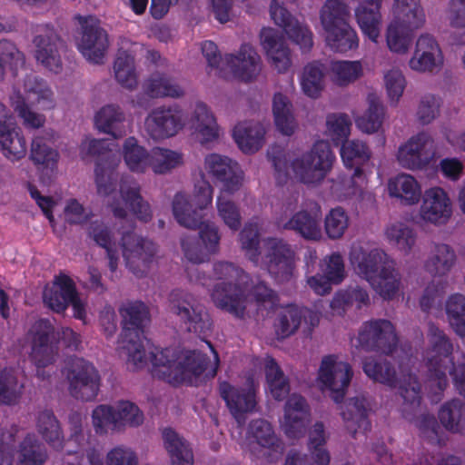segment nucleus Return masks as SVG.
Returning a JSON list of instances; mask_svg holds the SVG:
<instances>
[{"instance_id":"f257e3e1","label":"nucleus","mask_w":465,"mask_h":465,"mask_svg":"<svg viewBox=\"0 0 465 465\" xmlns=\"http://www.w3.org/2000/svg\"><path fill=\"white\" fill-rule=\"evenodd\" d=\"M428 341L425 361L430 389L435 390L434 393L440 400L449 384V371L456 390L465 399V363L455 366L451 341L433 323L429 325Z\"/></svg>"},{"instance_id":"f03ea898","label":"nucleus","mask_w":465,"mask_h":465,"mask_svg":"<svg viewBox=\"0 0 465 465\" xmlns=\"http://www.w3.org/2000/svg\"><path fill=\"white\" fill-rule=\"evenodd\" d=\"M152 375L177 386L183 382L192 383L207 368L209 359L205 354L193 351L179 361V353L173 348H154L150 351Z\"/></svg>"},{"instance_id":"7ed1b4c3","label":"nucleus","mask_w":465,"mask_h":465,"mask_svg":"<svg viewBox=\"0 0 465 465\" xmlns=\"http://www.w3.org/2000/svg\"><path fill=\"white\" fill-rule=\"evenodd\" d=\"M213 276L219 281L211 292L215 306L237 318H242L246 309L249 274L232 262H218L213 264Z\"/></svg>"},{"instance_id":"20e7f679","label":"nucleus","mask_w":465,"mask_h":465,"mask_svg":"<svg viewBox=\"0 0 465 465\" xmlns=\"http://www.w3.org/2000/svg\"><path fill=\"white\" fill-rule=\"evenodd\" d=\"M119 312L123 318L121 349L127 354L134 370L143 369L148 361L143 339L145 328L151 322L149 308L141 301H134L123 305Z\"/></svg>"},{"instance_id":"39448f33","label":"nucleus","mask_w":465,"mask_h":465,"mask_svg":"<svg viewBox=\"0 0 465 465\" xmlns=\"http://www.w3.org/2000/svg\"><path fill=\"white\" fill-rule=\"evenodd\" d=\"M108 139H85L80 145V157L85 160L90 157H100L95 168V184L97 194L104 198H114L115 192V163L114 157H104L112 151Z\"/></svg>"},{"instance_id":"423d86ee","label":"nucleus","mask_w":465,"mask_h":465,"mask_svg":"<svg viewBox=\"0 0 465 465\" xmlns=\"http://www.w3.org/2000/svg\"><path fill=\"white\" fill-rule=\"evenodd\" d=\"M213 187L208 181H198L190 201L183 193H177L173 200V213L179 224L189 229H196L204 223V210L212 204Z\"/></svg>"},{"instance_id":"0eeeda50","label":"nucleus","mask_w":465,"mask_h":465,"mask_svg":"<svg viewBox=\"0 0 465 465\" xmlns=\"http://www.w3.org/2000/svg\"><path fill=\"white\" fill-rule=\"evenodd\" d=\"M169 308L188 332L201 335L210 331L212 321L209 313L188 292L173 290L169 295Z\"/></svg>"},{"instance_id":"6e6552de","label":"nucleus","mask_w":465,"mask_h":465,"mask_svg":"<svg viewBox=\"0 0 465 465\" xmlns=\"http://www.w3.org/2000/svg\"><path fill=\"white\" fill-rule=\"evenodd\" d=\"M334 160L335 155L329 143L320 140L314 143L309 153L295 159L292 166L295 174L303 183H319L331 169Z\"/></svg>"},{"instance_id":"1a4fd4ad","label":"nucleus","mask_w":465,"mask_h":465,"mask_svg":"<svg viewBox=\"0 0 465 465\" xmlns=\"http://www.w3.org/2000/svg\"><path fill=\"white\" fill-rule=\"evenodd\" d=\"M64 374L69 383L70 394L78 400L93 401L98 394L100 376L96 369L83 358H70Z\"/></svg>"},{"instance_id":"9d476101","label":"nucleus","mask_w":465,"mask_h":465,"mask_svg":"<svg viewBox=\"0 0 465 465\" xmlns=\"http://www.w3.org/2000/svg\"><path fill=\"white\" fill-rule=\"evenodd\" d=\"M34 55L37 63L45 68L59 73L62 70L61 50L64 43L48 25L32 26Z\"/></svg>"},{"instance_id":"9b49d317","label":"nucleus","mask_w":465,"mask_h":465,"mask_svg":"<svg viewBox=\"0 0 465 465\" xmlns=\"http://www.w3.org/2000/svg\"><path fill=\"white\" fill-rule=\"evenodd\" d=\"M81 25V37L77 44L81 54L94 64H101L109 47L108 35L95 16L75 15Z\"/></svg>"},{"instance_id":"f8f14e48","label":"nucleus","mask_w":465,"mask_h":465,"mask_svg":"<svg viewBox=\"0 0 465 465\" xmlns=\"http://www.w3.org/2000/svg\"><path fill=\"white\" fill-rule=\"evenodd\" d=\"M352 376V369L349 363L337 361L335 355H327L322 358L318 380L322 389L330 391V397L334 402H342Z\"/></svg>"},{"instance_id":"ddd939ff","label":"nucleus","mask_w":465,"mask_h":465,"mask_svg":"<svg viewBox=\"0 0 465 465\" xmlns=\"http://www.w3.org/2000/svg\"><path fill=\"white\" fill-rule=\"evenodd\" d=\"M121 246L126 267L136 277H143L156 252L155 244L146 238L136 235L133 231H128L122 233Z\"/></svg>"},{"instance_id":"4468645a","label":"nucleus","mask_w":465,"mask_h":465,"mask_svg":"<svg viewBox=\"0 0 465 465\" xmlns=\"http://www.w3.org/2000/svg\"><path fill=\"white\" fill-rule=\"evenodd\" d=\"M358 341L364 350L386 355L392 353L398 344L393 324L384 319L364 322L359 331Z\"/></svg>"},{"instance_id":"2eb2a0df","label":"nucleus","mask_w":465,"mask_h":465,"mask_svg":"<svg viewBox=\"0 0 465 465\" xmlns=\"http://www.w3.org/2000/svg\"><path fill=\"white\" fill-rule=\"evenodd\" d=\"M264 263L270 275L278 282L292 279L295 267V252L282 239L268 238Z\"/></svg>"},{"instance_id":"dca6fc26","label":"nucleus","mask_w":465,"mask_h":465,"mask_svg":"<svg viewBox=\"0 0 465 465\" xmlns=\"http://www.w3.org/2000/svg\"><path fill=\"white\" fill-rule=\"evenodd\" d=\"M396 156L402 167L422 170L435 156L434 141L429 134L420 132L400 145Z\"/></svg>"},{"instance_id":"f3484780","label":"nucleus","mask_w":465,"mask_h":465,"mask_svg":"<svg viewBox=\"0 0 465 465\" xmlns=\"http://www.w3.org/2000/svg\"><path fill=\"white\" fill-rule=\"evenodd\" d=\"M45 304L55 312H64L72 304L74 316L84 320L85 311L79 299L73 281L66 277H59L51 286L45 288L43 292Z\"/></svg>"},{"instance_id":"a211bd4d","label":"nucleus","mask_w":465,"mask_h":465,"mask_svg":"<svg viewBox=\"0 0 465 465\" xmlns=\"http://www.w3.org/2000/svg\"><path fill=\"white\" fill-rule=\"evenodd\" d=\"M198 239L185 235L181 240L184 256L193 263H202L209 261L210 255L216 253L219 249L220 234L216 225L206 223L201 225Z\"/></svg>"},{"instance_id":"6ab92c4d","label":"nucleus","mask_w":465,"mask_h":465,"mask_svg":"<svg viewBox=\"0 0 465 465\" xmlns=\"http://www.w3.org/2000/svg\"><path fill=\"white\" fill-rule=\"evenodd\" d=\"M145 129L153 140L174 136L183 126V112L179 106H158L145 119Z\"/></svg>"},{"instance_id":"aec40b11","label":"nucleus","mask_w":465,"mask_h":465,"mask_svg":"<svg viewBox=\"0 0 465 465\" xmlns=\"http://www.w3.org/2000/svg\"><path fill=\"white\" fill-rule=\"evenodd\" d=\"M31 359L38 368L54 362L56 348L54 342V328L48 320L37 321L30 329Z\"/></svg>"},{"instance_id":"412c9836","label":"nucleus","mask_w":465,"mask_h":465,"mask_svg":"<svg viewBox=\"0 0 465 465\" xmlns=\"http://www.w3.org/2000/svg\"><path fill=\"white\" fill-rule=\"evenodd\" d=\"M206 170L223 183L222 193L232 194L242 186L243 173L237 162L227 156L211 153L204 160Z\"/></svg>"},{"instance_id":"4be33fe9","label":"nucleus","mask_w":465,"mask_h":465,"mask_svg":"<svg viewBox=\"0 0 465 465\" xmlns=\"http://www.w3.org/2000/svg\"><path fill=\"white\" fill-rule=\"evenodd\" d=\"M270 15L275 25L282 27L288 37L302 50L309 51L313 45L310 29L299 23L277 0H272Z\"/></svg>"},{"instance_id":"5701e85b","label":"nucleus","mask_w":465,"mask_h":465,"mask_svg":"<svg viewBox=\"0 0 465 465\" xmlns=\"http://www.w3.org/2000/svg\"><path fill=\"white\" fill-rule=\"evenodd\" d=\"M341 157L345 167L352 170V186L361 187L367 181L365 167L371 159V151L367 144L359 140H346L341 143Z\"/></svg>"},{"instance_id":"b1692460","label":"nucleus","mask_w":465,"mask_h":465,"mask_svg":"<svg viewBox=\"0 0 465 465\" xmlns=\"http://www.w3.org/2000/svg\"><path fill=\"white\" fill-rule=\"evenodd\" d=\"M443 61V54L437 40L429 34H423L416 42L414 54L409 65L418 72L432 73L442 67Z\"/></svg>"},{"instance_id":"393cba45","label":"nucleus","mask_w":465,"mask_h":465,"mask_svg":"<svg viewBox=\"0 0 465 465\" xmlns=\"http://www.w3.org/2000/svg\"><path fill=\"white\" fill-rule=\"evenodd\" d=\"M350 261L357 273L369 283L375 282L385 266H391L387 254L380 249L366 252L362 247H352Z\"/></svg>"},{"instance_id":"a878e982","label":"nucleus","mask_w":465,"mask_h":465,"mask_svg":"<svg viewBox=\"0 0 465 465\" xmlns=\"http://www.w3.org/2000/svg\"><path fill=\"white\" fill-rule=\"evenodd\" d=\"M451 214L450 199L442 188L432 187L425 191L420 206V215L424 221L434 224H444Z\"/></svg>"},{"instance_id":"bb28decb","label":"nucleus","mask_w":465,"mask_h":465,"mask_svg":"<svg viewBox=\"0 0 465 465\" xmlns=\"http://www.w3.org/2000/svg\"><path fill=\"white\" fill-rule=\"evenodd\" d=\"M224 60L233 76L244 82L252 81L261 71V58L249 44H242L238 54H226Z\"/></svg>"},{"instance_id":"cd10ccee","label":"nucleus","mask_w":465,"mask_h":465,"mask_svg":"<svg viewBox=\"0 0 465 465\" xmlns=\"http://www.w3.org/2000/svg\"><path fill=\"white\" fill-rule=\"evenodd\" d=\"M322 210L318 203L308 210L295 213L288 221L282 224V229L293 231L308 241H319L322 238Z\"/></svg>"},{"instance_id":"c85d7f7f","label":"nucleus","mask_w":465,"mask_h":465,"mask_svg":"<svg viewBox=\"0 0 465 465\" xmlns=\"http://www.w3.org/2000/svg\"><path fill=\"white\" fill-rule=\"evenodd\" d=\"M310 416V409L306 400L298 394H292L284 406V421L282 424L285 435L290 439H299L306 430V421Z\"/></svg>"},{"instance_id":"c756f323","label":"nucleus","mask_w":465,"mask_h":465,"mask_svg":"<svg viewBox=\"0 0 465 465\" xmlns=\"http://www.w3.org/2000/svg\"><path fill=\"white\" fill-rule=\"evenodd\" d=\"M219 391L230 412L236 420L255 409L256 395L252 388L234 387L228 381H223L219 385Z\"/></svg>"},{"instance_id":"7c9ffc66","label":"nucleus","mask_w":465,"mask_h":465,"mask_svg":"<svg viewBox=\"0 0 465 465\" xmlns=\"http://www.w3.org/2000/svg\"><path fill=\"white\" fill-rule=\"evenodd\" d=\"M341 414L348 432L352 438L358 432H366L371 430V424L368 416V403L363 397H353L341 407Z\"/></svg>"},{"instance_id":"2f4dec72","label":"nucleus","mask_w":465,"mask_h":465,"mask_svg":"<svg viewBox=\"0 0 465 465\" xmlns=\"http://www.w3.org/2000/svg\"><path fill=\"white\" fill-rule=\"evenodd\" d=\"M263 49L271 59L272 65L279 73L286 72L291 66V51L283 37L272 28H264L261 32Z\"/></svg>"},{"instance_id":"473e14b6","label":"nucleus","mask_w":465,"mask_h":465,"mask_svg":"<svg viewBox=\"0 0 465 465\" xmlns=\"http://www.w3.org/2000/svg\"><path fill=\"white\" fill-rule=\"evenodd\" d=\"M118 187V193L130 213L143 223L150 221L152 218L151 207L143 199L139 184L132 178L122 177Z\"/></svg>"},{"instance_id":"72a5a7b5","label":"nucleus","mask_w":465,"mask_h":465,"mask_svg":"<svg viewBox=\"0 0 465 465\" xmlns=\"http://www.w3.org/2000/svg\"><path fill=\"white\" fill-rule=\"evenodd\" d=\"M265 130L259 123H239L232 130V137L239 148L245 153H253L262 148Z\"/></svg>"},{"instance_id":"f704fd0d","label":"nucleus","mask_w":465,"mask_h":465,"mask_svg":"<svg viewBox=\"0 0 465 465\" xmlns=\"http://www.w3.org/2000/svg\"><path fill=\"white\" fill-rule=\"evenodd\" d=\"M381 6V0H365L355 11L363 35L375 43L380 35Z\"/></svg>"},{"instance_id":"c9c22d12","label":"nucleus","mask_w":465,"mask_h":465,"mask_svg":"<svg viewBox=\"0 0 465 465\" xmlns=\"http://www.w3.org/2000/svg\"><path fill=\"white\" fill-rule=\"evenodd\" d=\"M392 23L417 30L425 23V14L419 0H393Z\"/></svg>"},{"instance_id":"e433bc0d","label":"nucleus","mask_w":465,"mask_h":465,"mask_svg":"<svg viewBox=\"0 0 465 465\" xmlns=\"http://www.w3.org/2000/svg\"><path fill=\"white\" fill-rule=\"evenodd\" d=\"M457 260L455 251L446 243H434L425 262L428 272L433 276L447 275Z\"/></svg>"},{"instance_id":"4c0bfd02","label":"nucleus","mask_w":465,"mask_h":465,"mask_svg":"<svg viewBox=\"0 0 465 465\" xmlns=\"http://www.w3.org/2000/svg\"><path fill=\"white\" fill-rule=\"evenodd\" d=\"M248 435L258 445L274 452L277 456L283 453L284 445L276 436L272 426L263 419L252 420L248 426Z\"/></svg>"},{"instance_id":"58836bf2","label":"nucleus","mask_w":465,"mask_h":465,"mask_svg":"<svg viewBox=\"0 0 465 465\" xmlns=\"http://www.w3.org/2000/svg\"><path fill=\"white\" fill-rule=\"evenodd\" d=\"M192 121L201 143L213 142L218 138L216 120L204 103H196Z\"/></svg>"},{"instance_id":"ea45409f","label":"nucleus","mask_w":465,"mask_h":465,"mask_svg":"<svg viewBox=\"0 0 465 465\" xmlns=\"http://www.w3.org/2000/svg\"><path fill=\"white\" fill-rule=\"evenodd\" d=\"M163 439L173 465H193V450L184 439L171 428L163 430Z\"/></svg>"},{"instance_id":"a19ab883","label":"nucleus","mask_w":465,"mask_h":465,"mask_svg":"<svg viewBox=\"0 0 465 465\" xmlns=\"http://www.w3.org/2000/svg\"><path fill=\"white\" fill-rule=\"evenodd\" d=\"M0 149L3 154L11 161L22 159L26 153V143L20 129L13 123L5 125L0 130Z\"/></svg>"},{"instance_id":"79ce46f5","label":"nucleus","mask_w":465,"mask_h":465,"mask_svg":"<svg viewBox=\"0 0 465 465\" xmlns=\"http://www.w3.org/2000/svg\"><path fill=\"white\" fill-rule=\"evenodd\" d=\"M326 44L336 53L345 54L356 50L359 46V37L350 24L326 30Z\"/></svg>"},{"instance_id":"37998d69","label":"nucleus","mask_w":465,"mask_h":465,"mask_svg":"<svg viewBox=\"0 0 465 465\" xmlns=\"http://www.w3.org/2000/svg\"><path fill=\"white\" fill-rule=\"evenodd\" d=\"M388 190L391 196L400 198L406 204L417 203L421 195L418 182L410 174H399L390 179Z\"/></svg>"},{"instance_id":"c03bdc74","label":"nucleus","mask_w":465,"mask_h":465,"mask_svg":"<svg viewBox=\"0 0 465 465\" xmlns=\"http://www.w3.org/2000/svg\"><path fill=\"white\" fill-rule=\"evenodd\" d=\"M24 92L25 95H22L25 99V103L38 104L43 110L54 106L53 92L44 81L35 75H26L24 80Z\"/></svg>"},{"instance_id":"a18cd8bd","label":"nucleus","mask_w":465,"mask_h":465,"mask_svg":"<svg viewBox=\"0 0 465 465\" xmlns=\"http://www.w3.org/2000/svg\"><path fill=\"white\" fill-rule=\"evenodd\" d=\"M363 371L371 380L396 387L398 384L397 373L394 366L381 357H366L362 362Z\"/></svg>"},{"instance_id":"49530a36","label":"nucleus","mask_w":465,"mask_h":465,"mask_svg":"<svg viewBox=\"0 0 465 465\" xmlns=\"http://www.w3.org/2000/svg\"><path fill=\"white\" fill-rule=\"evenodd\" d=\"M48 458L45 445L35 434H27L19 443L18 465H44Z\"/></svg>"},{"instance_id":"de8ad7c7","label":"nucleus","mask_w":465,"mask_h":465,"mask_svg":"<svg viewBox=\"0 0 465 465\" xmlns=\"http://www.w3.org/2000/svg\"><path fill=\"white\" fill-rule=\"evenodd\" d=\"M272 112L277 130L284 135H292L296 128L292 104L282 93H276L273 96Z\"/></svg>"},{"instance_id":"09e8293b","label":"nucleus","mask_w":465,"mask_h":465,"mask_svg":"<svg viewBox=\"0 0 465 465\" xmlns=\"http://www.w3.org/2000/svg\"><path fill=\"white\" fill-rule=\"evenodd\" d=\"M370 303L368 292L359 286L349 287L345 290L339 291L333 296L331 302V308L342 314L348 308L355 305L358 309Z\"/></svg>"},{"instance_id":"8fccbe9b","label":"nucleus","mask_w":465,"mask_h":465,"mask_svg":"<svg viewBox=\"0 0 465 465\" xmlns=\"http://www.w3.org/2000/svg\"><path fill=\"white\" fill-rule=\"evenodd\" d=\"M265 378L267 388L274 400L280 401L289 395L291 390L289 379L273 358L266 362Z\"/></svg>"},{"instance_id":"3c124183","label":"nucleus","mask_w":465,"mask_h":465,"mask_svg":"<svg viewBox=\"0 0 465 465\" xmlns=\"http://www.w3.org/2000/svg\"><path fill=\"white\" fill-rule=\"evenodd\" d=\"M36 428L49 445L56 450L63 449L64 435L59 421L51 411H44L39 413Z\"/></svg>"},{"instance_id":"603ef678","label":"nucleus","mask_w":465,"mask_h":465,"mask_svg":"<svg viewBox=\"0 0 465 465\" xmlns=\"http://www.w3.org/2000/svg\"><path fill=\"white\" fill-rule=\"evenodd\" d=\"M350 8L341 0H327L321 10V22L323 29L329 30L349 24Z\"/></svg>"},{"instance_id":"864d4df0","label":"nucleus","mask_w":465,"mask_h":465,"mask_svg":"<svg viewBox=\"0 0 465 465\" xmlns=\"http://www.w3.org/2000/svg\"><path fill=\"white\" fill-rule=\"evenodd\" d=\"M124 159L127 167L134 173H144L151 163L148 151L138 144L134 137H129L124 143Z\"/></svg>"},{"instance_id":"5fc2aeb1","label":"nucleus","mask_w":465,"mask_h":465,"mask_svg":"<svg viewBox=\"0 0 465 465\" xmlns=\"http://www.w3.org/2000/svg\"><path fill=\"white\" fill-rule=\"evenodd\" d=\"M368 110L356 119V124L360 130L367 134L376 133L382 124L385 108L380 99L374 95L368 96Z\"/></svg>"},{"instance_id":"6e6d98bb","label":"nucleus","mask_w":465,"mask_h":465,"mask_svg":"<svg viewBox=\"0 0 465 465\" xmlns=\"http://www.w3.org/2000/svg\"><path fill=\"white\" fill-rule=\"evenodd\" d=\"M145 94L152 98L172 97L183 95V90L163 74H153L144 84Z\"/></svg>"},{"instance_id":"4d7b16f0","label":"nucleus","mask_w":465,"mask_h":465,"mask_svg":"<svg viewBox=\"0 0 465 465\" xmlns=\"http://www.w3.org/2000/svg\"><path fill=\"white\" fill-rule=\"evenodd\" d=\"M414 30L391 22L386 34L389 49L393 53L405 54L411 46Z\"/></svg>"},{"instance_id":"13d9d810","label":"nucleus","mask_w":465,"mask_h":465,"mask_svg":"<svg viewBox=\"0 0 465 465\" xmlns=\"http://www.w3.org/2000/svg\"><path fill=\"white\" fill-rule=\"evenodd\" d=\"M304 317L302 309L295 305H288L278 315L276 332L282 338H287L293 334L300 327Z\"/></svg>"},{"instance_id":"bf43d9fd","label":"nucleus","mask_w":465,"mask_h":465,"mask_svg":"<svg viewBox=\"0 0 465 465\" xmlns=\"http://www.w3.org/2000/svg\"><path fill=\"white\" fill-rule=\"evenodd\" d=\"M322 64L312 62L304 67L302 88L306 95L317 98L323 89V71Z\"/></svg>"},{"instance_id":"052dcab7","label":"nucleus","mask_w":465,"mask_h":465,"mask_svg":"<svg viewBox=\"0 0 465 465\" xmlns=\"http://www.w3.org/2000/svg\"><path fill=\"white\" fill-rule=\"evenodd\" d=\"M446 313L450 326L460 337L465 336V296L452 294L446 303Z\"/></svg>"},{"instance_id":"680f3d73","label":"nucleus","mask_w":465,"mask_h":465,"mask_svg":"<svg viewBox=\"0 0 465 465\" xmlns=\"http://www.w3.org/2000/svg\"><path fill=\"white\" fill-rule=\"evenodd\" d=\"M24 385L18 381L14 371L4 370L0 371V403L15 404L21 395Z\"/></svg>"},{"instance_id":"e2e57ef3","label":"nucleus","mask_w":465,"mask_h":465,"mask_svg":"<svg viewBox=\"0 0 465 465\" xmlns=\"http://www.w3.org/2000/svg\"><path fill=\"white\" fill-rule=\"evenodd\" d=\"M183 163V154L170 149L157 148L151 155L149 167L158 174H163Z\"/></svg>"},{"instance_id":"0e129e2a","label":"nucleus","mask_w":465,"mask_h":465,"mask_svg":"<svg viewBox=\"0 0 465 465\" xmlns=\"http://www.w3.org/2000/svg\"><path fill=\"white\" fill-rule=\"evenodd\" d=\"M370 284L384 300H391L399 291L400 279L392 265L385 266L379 278Z\"/></svg>"},{"instance_id":"69168bd1","label":"nucleus","mask_w":465,"mask_h":465,"mask_svg":"<svg viewBox=\"0 0 465 465\" xmlns=\"http://www.w3.org/2000/svg\"><path fill=\"white\" fill-rule=\"evenodd\" d=\"M386 235L401 251L409 253L416 242L414 231L403 223H397L389 226Z\"/></svg>"},{"instance_id":"338daca9","label":"nucleus","mask_w":465,"mask_h":465,"mask_svg":"<svg viewBox=\"0 0 465 465\" xmlns=\"http://www.w3.org/2000/svg\"><path fill=\"white\" fill-rule=\"evenodd\" d=\"M240 242L248 258L257 262L260 256V232L258 224L247 223L240 232Z\"/></svg>"},{"instance_id":"774afa93","label":"nucleus","mask_w":465,"mask_h":465,"mask_svg":"<svg viewBox=\"0 0 465 465\" xmlns=\"http://www.w3.org/2000/svg\"><path fill=\"white\" fill-rule=\"evenodd\" d=\"M349 225V217L341 207L332 208L324 219V228L330 239L336 240L343 236Z\"/></svg>"}]
</instances>
